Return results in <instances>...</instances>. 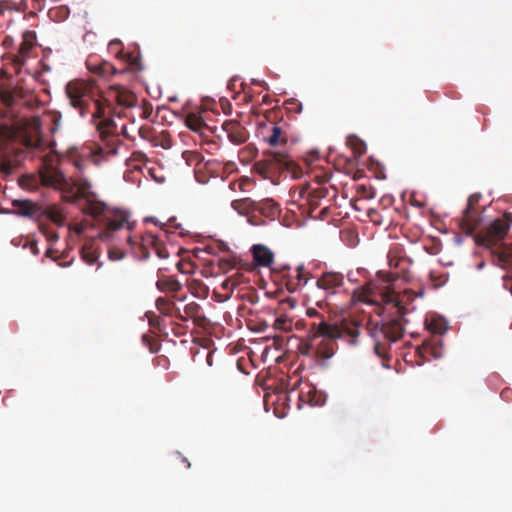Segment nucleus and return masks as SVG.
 <instances>
[{
    "instance_id": "1",
    "label": "nucleus",
    "mask_w": 512,
    "mask_h": 512,
    "mask_svg": "<svg viewBox=\"0 0 512 512\" xmlns=\"http://www.w3.org/2000/svg\"><path fill=\"white\" fill-rule=\"evenodd\" d=\"M40 180L44 186L61 191L63 198L67 201L75 202L82 198L84 203L81 209L84 213L93 217L106 214L107 205L97 200L96 194L91 190V183L87 179L66 178L61 171L50 166L40 171Z\"/></svg>"
},
{
    "instance_id": "2",
    "label": "nucleus",
    "mask_w": 512,
    "mask_h": 512,
    "mask_svg": "<svg viewBox=\"0 0 512 512\" xmlns=\"http://www.w3.org/2000/svg\"><path fill=\"white\" fill-rule=\"evenodd\" d=\"M66 94L70 105L77 109L81 116L90 113L100 118L105 113V107L99 99V91L94 82L73 80L66 86Z\"/></svg>"
},
{
    "instance_id": "3",
    "label": "nucleus",
    "mask_w": 512,
    "mask_h": 512,
    "mask_svg": "<svg viewBox=\"0 0 512 512\" xmlns=\"http://www.w3.org/2000/svg\"><path fill=\"white\" fill-rule=\"evenodd\" d=\"M9 142L22 144L27 149H39L43 141L41 136V120L37 116L22 119L16 124H3L0 126V145L6 146Z\"/></svg>"
},
{
    "instance_id": "4",
    "label": "nucleus",
    "mask_w": 512,
    "mask_h": 512,
    "mask_svg": "<svg viewBox=\"0 0 512 512\" xmlns=\"http://www.w3.org/2000/svg\"><path fill=\"white\" fill-rule=\"evenodd\" d=\"M264 164L270 170L282 172L292 167V160L283 152L267 151Z\"/></svg>"
},
{
    "instance_id": "5",
    "label": "nucleus",
    "mask_w": 512,
    "mask_h": 512,
    "mask_svg": "<svg viewBox=\"0 0 512 512\" xmlns=\"http://www.w3.org/2000/svg\"><path fill=\"white\" fill-rule=\"evenodd\" d=\"M109 99L114 100L123 107H133L135 105V96L122 86H112L108 92Z\"/></svg>"
},
{
    "instance_id": "6",
    "label": "nucleus",
    "mask_w": 512,
    "mask_h": 512,
    "mask_svg": "<svg viewBox=\"0 0 512 512\" xmlns=\"http://www.w3.org/2000/svg\"><path fill=\"white\" fill-rule=\"evenodd\" d=\"M509 225L504 220H495L487 228L486 238L490 243L502 239L508 232Z\"/></svg>"
},
{
    "instance_id": "7",
    "label": "nucleus",
    "mask_w": 512,
    "mask_h": 512,
    "mask_svg": "<svg viewBox=\"0 0 512 512\" xmlns=\"http://www.w3.org/2000/svg\"><path fill=\"white\" fill-rule=\"evenodd\" d=\"M126 217L122 214L117 215L113 220H109L104 231L99 233V239L103 241H110L113 239L114 233L124 227Z\"/></svg>"
},
{
    "instance_id": "8",
    "label": "nucleus",
    "mask_w": 512,
    "mask_h": 512,
    "mask_svg": "<svg viewBox=\"0 0 512 512\" xmlns=\"http://www.w3.org/2000/svg\"><path fill=\"white\" fill-rule=\"evenodd\" d=\"M343 283V276L338 273L328 272L324 273L317 281V286L320 289L329 290L341 286Z\"/></svg>"
},
{
    "instance_id": "9",
    "label": "nucleus",
    "mask_w": 512,
    "mask_h": 512,
    "mask_svg": "<svg viewBox=\"0 0 512 512\" xmlns=\"http://www.w3.org/2000/svg\"><path fill=\"white\" fill-rule=\"evenodd\" d=\"M254 260L262 266H270L273 263L274 255L270 249L263 245L253 247Z\"/></svg>"
},
{
    "instance_id": "10",
    "label": "nucleus",
    "mask_w": 512,
    "mask_h": 512,
    "mask_svg": "<svg viewBox=\"0 0 512 512\" xmlns=\"http://www.w3.org/2000/svg\"><path fill=\"white\" fill-rule=\"evenodd\" d=\"M141 247L144 250L152 249L160 258H165L167 255L163 252L162 244L153 234H146L142 237Z\"/></svg>"
},
{
    "instance_id": "11",
    "label": "nucleus",
    "mask_w": 512,
    "mask_h": 512,
    "mask_svg": "<svg viewBox=\"0 0 512 512\" xmlns=\"http://www.w3.org/2000/svg\"><path fill=\"white\" fill-rule=\"evenodd\" d=\"M185 124L190 130L194 132H201L205 125L201 116L195 113H189L186 116Z\"/></svg>"
},
{
    "instance_id": "12",
    "label": "nucleus",
    "mask_w": 512,
    "mask_h": 512,
    "mask_svg": "<svg viewBox=\"0 0 512 512\" xmlns=\"http://www.w3.org/2000/svg\"><path fill=\"white\" fill-rule=\"evenodd\" d=\"M47 217L58 226H63L65 223V216L62 211L56 207H48L45 211Z\"/></svg>"
},
{
    "instance_id": "13",
    "label": "nucleus",
    "mask_w": 512,
    "mask_h": 512,
    "mask_svg": "<svg viewBox=\"0 0 512 512\" xmlns=\"http://www.w3.org/2000/svg\"><path fill=\"white\" fill-rule=\"evenodd\" d=\"M15 207L19 214L23 216L32 215L36 211V206L30 201H15Z\"/></svg>"
},
{
    "instance_id": "14",
    "label": "nucleus",
    "mask_w": 512,
    "mask_h": 512,
    "mask_svg": "<svg viewBox=\"0 0 512 512\" xmlns=\"http://www.w3.org/2000/svg\"><path fill=\"white\" fill-rule=\"evenodd\" d=\"M385 333L392 341H397L403 336V328L399 323L394 322L385 329Z\"/></svg>"
},
{
    "instance_id": "15",
    "label": "nucleus",
    "mask_w": 512,
    "mask_h": 512,
    "mask_svg": "<svg viewBox=\"0 0 512 512\" xmlns=\"http://www.w3.org/2000/svg\"><path fill=\"white\" fill-rule=\"evenodd\" d=\"M20 163V159L18 154L15 156V163H12L11 161H8L4 158L0 159V171H2L5 174H10L14 167L16 168Z\"/></svg>"
},
{
    "instance_id": "16",
    "label": "nucleus",
    "mask_w": 512,
    "mask_h": 512,
    "mask_svg": "<svg viewBox=\"0 0 512 512\" xmlns=\"http://www.w3.org/2000/svg\"><path fill=\"white\" fill-rule=\"evenodd\" d=\"M499 260L503 265H511L512 264V247H502L499 251Z\"/></svg>"
},
{
    "instance_id": "17",
    "label": "nucleus",
    "mask_w": 512,
    "mask_h": 512,
    "mask_svg": "<svg viewBox=\"0 0 512 512\" xmlns=\"http://www.w3.org/2000/svg\"><path fill=\"white\" fill-rule=\"evenodd\" d=\"M428 329L435 334H443L446 331L444 324L438 320H432L428 325Z\"/></svg>"
},
{
    "instance_id": "18",
    "label": "nucleus",
    "mask_w": 512,
    "mask_h": 512,
    "mask_svg": "<svg viewBox=\"0 0 512 512\" xmlns=\"http://www.w3.org/2000/svg\"><path fill=\"white\" fill-rule=\"evenodd\" d=\"M0 99L6 106H11L14 103V95L9 90L0 91Z\"/></svg>"
},
{
    "instance_id": "19",
    "label": "nucleus",
    "mask_w": 512,
    "mask_h": 512,
    "mask_svg": "<svg viewBox=\"0 0 512 512\" xmlns=\"http://www.w3.org/2000/svg\"><path fill=\"white\" fill-rule=\"evenodd\" d=\"M325 337L328 338H340L342 336L341 330L337 326L327 325V329L324 332Z\"/></svg>"
},
{
    "instance_id": "20",
    "label": "nucleus",
    "mask_w": 512,
    "mask_h": 512,
    "mask_svg": "<svg viewBox=\"0 0 512 512\" xmlns=\"http://www.w3.org/2000/svg\"><path fill=\"white\" fill-rule=\"evenodd\" d=\"M46 120L53 122L54 126L51 128V132H55L60 127L61 117L57 113H51L46 116Z\"/></svg>"
},
{
    "instance_id": "21",
    "label": "nucleus",
    "mask_w": 512,
    "mask_h": 512,
    "mask_svg": "<svg viewBox=\"0 0 512 512\" xmlns=\"http://www.w3.org/2000/svg\"><path fill=\"white\" fill-rule=\"evenodd\" d=\"M281 130L278 127L273 128V133L268 137L267 141L271 146H276L280 142Z\"/></svg>"
},
{
    "instance_id": "22",
    "label": "nucleus",
    "mask_w": 512,
    "mask_h": 512,
    "mask_svg": "<svg viewBox=\"0 0 512 512\" xmlns=\"http://www.w3.org/2000/svg\"><path fill=\"white\" fill-rule=\"evenodd\" d=\"M97 258H98V256L94 252L86 251V250L83 251V259L89 265H93L95 263V261L97 260Z\"/></svg>"
},
{
    "instance_id": "23",
    "label": "nucleus",
    "mask_w": 512,
    "mask_h": 512,
    "mask_svg": "<svg viewBox=\"0 0 512 512\" xmlns=\"http://www.w3.org/2000/svg\"><path fill=\"white\" fill-rule=\"evenodd\" d=\"M296 271H297V279H298V281L299 282H303L304 284H306L308 282V278L304 274V267L303 266H298Z\"/></svg>"
},
{
    "instance_id": "24",
    "label": "nucleus",
    "mask_w": 512,
    "mask_h": 512,
    "mask_svg": "<svg viewBox=\"0 0 512 512\" xmlns=\"http://www.w3.org/2000/svg\"><path fill=\"white\" fill-rule=\"evenodd\" d=\"M124 257V253L120 250H110L109 251V258L111 260H121Z\"/></svg>"
},
{
    "instance_id": "25",
    "label": "nucleus",
    "mask_w": 512,
    "mask_h": 512,
    "mask_svg": "<svg viewBox=\"0 0 512 512\" xmlns=\"http://www.w3.org/2000/svg\"><path fill=\"white\" fill-rule=\"evenodd\" d=\"M70 230L75 234L80 235L84 232L85 225L82 223H76L70 226Z\"/></svg>"
},
{
    "instance_id": "26",
    "label": "nucleus",
    "mask_w": 512,
    "mask_h": 512,
    "mask_svg": "<svg viewBox=\"0 0 512 512\" xmlns=\"http://www.w3.org/2000/svg\"><path fill=\"white\" fill-rule=\"evenodd\" d=\"M327 323L325 322H321L318 327H317V331H316V335L317 336H325L324 332L326 331L327 329Z\"/></svg>"
},
{
    "instance_id": "27",
    "label": "nucleus",
    "mask_w": 512,
    "mask_h": 512,
    "mask_svg": "<svg viewBox=\"0 0 512 512\" xmlns=\"http://www.w3.org/2000/svg\"><path fill=\"white\" fill-rule=\"evenodd\" d=\"M32 47V44L27 42V41H24L22 44H21V47H20V53L22 55L26 54Z\"/></svg>"
},
{
    "instance_id": "28",
    "label": "nucleus",
    "mask_w": 512,
    "mask_h": 512,
    "mask_svg": "<svg viewBox=\"0 0 512 512\" xmlns=\"http://www.w3.org/2000/svg\"><path fill=\"white\" fill-rule=\"evenodd\" d=\"M286 322V319L283 317L277 318L275 322V326L279 329H285L284 324Z\"/></svg>"
},
{
    "instance_id": "29",
    "label": "nucleus",
    "mask_w": 512,
    "mask_h": 512,
    "mask_svg": "<svg viewBox=\"0 0 512 512\" xmlns=\"http://www.w3.org/2000/svg\"><path fill=\"white\" fill-rule=\"evenodd\" d=\"M469 214L468 212H466V215L464 217V221L466 222L467 226H468V230L469 232H472L473 229L475 228L474 224L470 223V218H469Z\"/></svg>"
},
{
    "instance_id": "30",
    "label": "nucleus",
    "mask_w": 512,
    "mask_h": 512,
    "mask_svg": "<svg viewBox=\"0 0 512 512\" xmlns=\"http://www.w3.org/2000/svg\"><path fill=\"white\" fill-rule=\"evenodd\" d=\"M230 285L233 287V286H234V283H231V281H230L229 279H226V280L223 282V284H222L223 288H225V289H227L228 287H230Z\"/></svg>"
},
{
    "instance_id": "31",
    "label": "nucleus",
    "mask_w": 512,
    "mask_h": 512,
    "mask_svg": "<svg viewBox=\"0 0 512 512\" xmlns=\"http://www.w3.org/2000/svg\"><path fill=\"white\" fill-rule=\"evenodd\" d=\"M242 204H243V202H242V201H234V202L232 203V206L234 207V209L239 210V208H240V206H241Z\"/></svg>"
},
{
    "instance_id": "32",
    "label": "nucleus",
    "mask_w": 512,
    "mask_h": 512,
    "mask_svg": "<svg viewBox=\"0 0 512 512\" xmlns=\"http://www.w3.org/2000/svg\"><path fill=\"white\" fill-rule=\"evenodd\" d=\"M349 334L353 337V338H356L359 334V331L357 329H353V330H350L349 331Z\"/></svg>"
},
{
    "instance_id": "33",
    "label": "nucleus",
    "mask_w": 512,
    "mask_h": 512,
    "mask_svg": "<svg viewBox=\"0 0 512 512\" xmlns=\"http://www.w3.org/2000/svg\"><path fill=\"white\" fill-rule=\"evenodd\" d=\"M362 146H363V145L361 144V145H360V147H359V152H360V153H363V151H364V149H363V147H362Z\"/></svg>"
},
{
    "instance_id": "34",
    "label": "nucleus",
    "mask_w": 512,
    "mask_h": 512,
    "mask_svg": "<svg viewBox=\"0 0 512 512\" xmlns=\"http://www.w3.org/2000/svg\"><path fill=\"white\" fill-rule=\"evenodd\" d=\"M128 242H129L131 245H133V244H134V242H133V240H132V238H131V237H129V238H128Z\"/></svg>"
},
{
    "instance_id": "35",
    "label": "nucleus",
    "mask_w": 512,
    "mask_h": 512,
    "mask_svg": "<svg viewBox=\"0 0 512 512\" xmlns=\"http://www.w3.org/2000/svg\"><path fill=\"white\" fill-rule=\"evenodd\" d=\"M114 44H116V42H115V41L110 42V45H111V46H112V45H114Z\"/></svg>"
},
{
    "instance_id": "36",
    "label": "nucleus",
    "mask_w": 512,
    "mask_h": 512,
    "mask_svg": "<svg viewBox=\"0 0 512 512\" xmlns=\"http://www.w3.org/2000/svg\"><path fill=\"white\" fill-rule=\"evenodd\" d=\"M511 292H512V288H511Z\"/></svg>"
}]
</instances>
